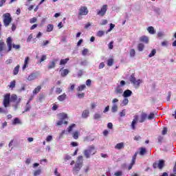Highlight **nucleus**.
Masks as SVG:
<instances>
[{
    "label": "nucleus",
    "mask_w": 176,
    "mask_h": 176,
    "mask_svg": "<svg viewBox=\"0 0 176 176\" xmlns=\"http://www.w3.org/2000/svg\"><path fill=\"white\" fill-rule=\"evenodd\" d=\"M3 23H12V16L9 13H6L3 15Z\"/></svg>",
    "instance_id": "8"
},
{
    "label": "nucleus",
    "mask_w": 176,
    "mask_h": 176,
    "mask_svg": "<svg viewBox=\"0 0 176 176\" xmlns=\"http://www.w3.org/2000/svg\"><path fill=\"white\" fill-rule=\"evenodd\" d=\"M86 85H87V86H91V80L88 79V80L86 81Z\"/></svg>",
    "instance_id": "55"
},
{
    "label": "nucleus",
    "mask_w": 176,
    "mask_h": 176,
    "mask_svg": "<svg viewBox=\"0 0 176 176\" xmlns=\"http://www.w3.org/2000/svg\"><path fill=\"white\" fill-rule=\"evenodd\" d=\"M153 167L154 168H160V170H162V168H163V167H164V160H161L159 161V163H154L153 165Z\"/></svg>",
    "instance_id": "7"
},
{
    "label": "nucleus",
    "mask_w": 176,
    "mask_h": 176,
    "mask_svg": "<svg viewBox=\"0 0 176 176\" xmlns=\"http://www.w3.org/2000/svg\"><path fill=\"white\" fill-rule=\"evenodd\" d=\"M113 64V59L110 58L107 60V65L109 67H112V65Z\"/></svg>",
    "instance_id": "38"
},
{
    "label": "nucleus",
    "mask_w": 176,
    "mask_h": 176,
    "mask_svg": "<svg viewBox=\"0 0 176 176\" xmlns=\"http://www.w3.org/2000/svg\"><path fill=\"white\" fill-rule=\"evenodd\" d=\"M38 78H39V74L38 73H33L28 77V80H35V79H38Z\"/></svg>",
    "instance_id": "9"
},
{
    "label": "nucleus",
    "mask_w": 176,
    "mask_h": 176,
    "mask_svg": "<svg viewBox=\"0 0 176 176\" xmlns=\"http://www.w3.org/2000/svg\"><path fill=\"white\" fill-rule=\"evenodd\" d=\"M146 118H147L146 113H142L139 119L140 123H143V122H145V119H146Z\"/></svg>",
    "instance_id": "16"
},
{
    "label": "nucleus",
    "mask_w": 176,
    "mask_h": 176,
    "mask_svg": "<svg viewBox=\"0 0 176 176\" xmlns=\"http://www.w3.org/2000/svg\"><path fill=\"white\" fill-rule=\"evenodd\" d=\"M12 63H13V60L12 59H8L7 60H6V64L7 65H9V64H12Z\"/></svg>",
    "instance_id": "53"
},
{
    "label": "nucleus",
    "mask_w": 176,
    "mask_h": 176,
    "mask_svg": "<svg viewBox=\"0 0 176 176\" xmlns=\"http://www.w3.org/2000/svg\"><path fill=\"white\" fill-rule=\"evenodd\" d=\"M3 47H5V43L3 41H0V52H2L3 50Z\"/></svg>",
    "instance_id": "41"
},
{
    "label": "nucleus",
    "mask_w": 176,
    "mask_h": 176,
    "mask_svg": "<svg viewBox=\"0 0 176 176\" xmlns=\"http://www.w3.org/2000/svg\"><path fill=\"white\" fill-rule=\"evenodd\" d=\"M82 118H87L89 116V110H85L82 112Z\"/></svg>",
    "instance_id": "35"
},
{
    "label": "nucleus",
    "mask_w": 176,
    "mask_h": 176,
    "mask_svg": "<svg viewBox=\"0 0 176 176\" xmlns=\"http://www.w3.org/2000/svg\"><path fill=\"white\" fill-rule=\"evenodd\" d=\"M115 94L118 96V94H123V88L120 85H118L115 88Z\"/></svg>",
    "instance_id": "12"
},
{
    "label": "nucleus",
    "mask_w": 176,
    "mask_h": 176,
    "mask_svg": "<svg viewBox=\"0 0 176 176\" xmlns=\"http://www.w3.org/2000/svg\"><path fill=\"white\" fill-rule=\"evenodd\" d=\"M68 61H69V58H67L65 59H61L60 62V65H65V64H67V63H68Z\"/></svg>",
    "instance_id": "24"
},
{
    "label": "nucleus",
    "mask_w": 176,
    "mask_h": 176,
    "mask_svg": "<svg viewBox=\"0 0 176 176\" xmlns=\"http://www.w3.org/2000/svg\"><path fill=\"white\" fill-rule=\"evenodd\" d=\"M82 56H87L89 54V50L88 49H84L82 52Z\"/></svg>",
    "instance_id": "39"
},
{
    "label": "nucleus",
    "mask_w": 176,
    "mask_h": 176,
    "mask_svg": "<svg viewBox=\"0 0 176 176\" xmlns=\"http://www.w3.org/2000/svg\"><path fill=\"white\" fill-rule=\"evenodd\" d=\"M12 47L14 49H20V45H14V44H12Z\"/></svg>",
    "instance_id": "62"
},
{
    "label": "nucleus",
    "mask_w": 176,
    "mask_h": 176,
    "mask_svg": "<svg viewBox=\"0 0 176 176\" xmlns=\"http://www.w3.org/2000/svg\"><path fill=\"white\" fill-rule=\"evenodd\" d=\"M153 118H155V113H150L149 116H148V120H152Z\"/></svg>",
    "instance_id": "45"
},
{
    "label": "nucleus",
    "mask_w": 176,
    "mask_h": 176,
    "mask_svg": "<svg viewBox=\"0 0 176 176\" xmlns=\"http://www.w3.org/2000/svg\"><path fill=\"white\" fill-rule=\"evenodd\" d=\"M28 63H30V57L28 56L25 58L24 64L22 67V69L23 71H24V69H25V68H27V67H28Z\"/></svg>",
    "instance_id": "17"
},
{
    "label": "nucleus",
    "mask_w": 176,
    "mask_h": 176,
    "mask_svg": "<svg viewBox=\"0 0 176 176\" xmlns=\"http://www.w3.org/2000/svg\"><path fill=\"white\" fill-rule=\"evenodd\" d=\"M127 104H129V99L126 98H125L122 100V102L121 105H122V107H124V106L127 105Z\"/></svg>",
    "instance_id": "31"
},
{
    "label": "nucleus",
    "mask_w": 176,
    "mask_h": 176,
    "mask_svg": "<svg viewBox=\"0 0 176 176\" xmlns=\"http://www.w3.org/2000/svg\"><path fill=\"white\" fill-rule=\"evenodd\" d=\"M104 32V31H98L97 33V36L101 37L103 36Z\"/></svg>",
    "instance_id": "47"
},
{
    "label": "nucleus",
    "mask_w": 176,
    "mask_h": 176,
    "mask_svg": "<svg viewBox=\"0 0 176 176\" xmlns=\"http://www.w3.org/2000/svg\"><path fill=\"white\" fill-rule=\"evenodd\" d=\"M41 89H42L41 86H38L37 87H36L33 91V94H38V93L41 91Z\"/></svg>",
    "instance_id": "29"
},
{
    "label": "nucleus",
    "mask_w": 176,
    "mask_h": 176,
    "mask_svg": "<svg viewBox=\"0 0 176 176\" xmlns=\"http://www.w3.org/2000/svg\"><path fill=\"white\" fill-rule=\"evenodd\" d=\"M73 138L78 140L79 138V131H76L73 133Z\"/></svg>",
    "instance_id": "27"
},
{
    "label": "nucleus",
    "mask_w": 176,
    "mask_h": 176,
    "mask_svg": "<svg viewBox=\"0 0 176 176\" xmlns=\"http://www.w3.org/2000/svg\"><path fill=\"white\" fill-rule=\"evenodd\" d=\"M45 60H46V55H43V56H41L40 63H42V61H45Z\"/></svg>",
    "instance_id": "58"
},
{
    "label": "nucleus",
    "mask_w": 176,
    "mask_h": 176,
    "mask_svg": "<svg viewBox=\"0 0 176 176\" xmlns=\"http://www.w3.org/2000/svg\"><path fill=\"white\" fill-rule=\"evenodd\" d=\"M166 134H167V128L165 127L163 129L162 135H166Z\"/></svg>",
    "instance_id": "57"
},
{
    "label": "nucleus",
    "mask_w": 176,
    "mask_h": 176,
    "mask_svg": "<svg viewBox=\"0 0 176 176\" xmlns=\"http://www.w3.org/2000/svg\"><path fill=\"white\" fill-rule=\"evenodd\" d=\"M75 127V124H73L72 125H70L68 128H67V131L68 133H71V131H72V129Z\"/></svg>",
    "instance_id": "42"
},
{
    "label": "nucleus",
    "mask_w": 176,
    "mask_h": 176,
    "mask_svg": "<svg viewBox=\"0 0 176 176\" xmlns=\"http://www.w3.org/2000/svg\"><path fill=\"white\" fill-rule=\"evenodd\" d=\"M21 122L19 118H15L13 121V124H20Z\"/></svg>",
    "instance_id": "43"
},
{
    "label": "nucleus",
    "mask_w": 176,
    "mask_h": 176,
    "mask_svg": "<svg viewBox=\"0 0 176 176\" xmlns=\"http://www.w3.org/2000/svg\"><path fill=\"white\" fill-rule=\"evenodd\" d=\"M114 175L116 176H122V171L119 170L114 173Z\"/></svg>",
    "instance_id": "54"
},
{
    "label": "nucleus",
    "mask_w": 176,
    "mask_h": 176,
    "mask_svg": "<svg viewBox=\"0 0 176 176\" xmlns=\"http://www.w3.org/2000/svg\"><path fill=\"white\" fill-rule=\"evenodd\" d=\"M140 42H144V43H149V38L147 36H142L140 38Z\"/></svg>",
    "instance_id": "20"
},
{
    "label": "nucleus",
    "mask_w": 176,
    "mask_h": 176,
    "mask_svg": "<svg viewBox=\"0 0 176 176\" xmlns=\"http://www.w3.org/2000/svg\"><path fill=\"white\" fill-rule=\"evenodd\" d=\"M145 153H146V148H145V147H141L139 148V155H140V156H144Z\"/></svg>",
    "instance_id": "19"
},
{
    "label": "nucleus",
    "mask_w": 176,
    "mask_h": 176,
    "mask_svg": "<svg viewBox=\"0 0 176 176\" xmlns=\"http://www.w3.org/2000/svg\"><path fill=\"white\" fill-rule=\"evenodd\" d=\"M41 169H38L37 170H36L34 173V176H36V175H39L41 174Z\"/></svg>",
    "instance_id": "50"
},
{
    "label": "nucleus",
    "mask_w": 176,
    "mask_h": 176,
    "mask_svg": "<svg viewBox=\"0 0 176 176\" xmlns=\"http://www.w3.org/2000/svg\"><path fill=\"white\" fill-rule=\"evenodd\" d=\"M67 98V95L65 94H63V95H60L58 97V100L59 101H64L65 98Z\"/></svg>",
    "instance_id": "26"
},
{
    "label": "nucleus",
    "mask_w": 176,
    "mask_h": 176,
    "mask_svg": "<svg viewBox=\"0 0 176 176\" xmlns=\"http://www.w3.org/2000/svg\"><path fill=\"white\" fill-rule=\"evenodd\" d=\"M87 14H89V10L87 9V7L81 6L78 9V18L79 19V20H81V19H82L83 16H87Z\"/></svg>",
    "instance_id": "4"
},
{
    "label": "nucleus",
    "mask_w": 176,
    "mask_h": 176,
    "mask_svg": "<svg viewBox=\"0 0 176 176\" xmlns=\"http://www.w3.org/2000/svg\"><path fill=\"white\" fill-rule=\"evenodd\" d=\"M7 46L8 47V52H10V50H12V43L13 42V40L12 39V37H8L7 38Z\"/></svg>",
    "instance_id": "11"
},
{
    "label": "nucleus",
    "mask_w": 176,
    "mask_h": 176,
    "mask_svg": "<svg viewBox=\"0 0 176 176\" xmlns=\"http://www.w3.org/2000/svg\"><path fill=\"white\" fill-rule=\"evenodd\" d=\"M105 67V64H104V63H101L99 65V69H102V68H104Z\"/></svg>",
    "instance_id": "59"
},
{
    "label": "nucleus",
    "mask_w": 176,
    "mask_h": 176,
    "mask_svg": "<svg viewBox=\"0 0 176 176\" xmlns=\"http://www.w3.org/2000/svg\"><path fill=\"white\" fill-rule=\"evenodd\" d=\"M20 69V65H16L13 70V75H17V74H19V71Z\"/></svg>",
    "instance_id": "23"
},
{
    "label": "nucleus",
    "mask_w": 176,
    "mask_h": 176,
    "mask_svg": "<svg viewBox=\"0 0 176 176\" xmlns=\"http://www.w3.org/2000/svg\"><path fill=\"white\" fill-rule=\"evenodd\" d=\"M61 76H67L68 74H69V71L67 69H65L63 70H60Z\"/></svg>",
    "instance_id": "22"
},
{
    "label": "nucleus",
    "mask_w": 176,
    "mask_h": 176,
    "mask_svg": "<svg viewBox=\"0 0 176 176\" xmlns=\"http://www.w3.org/2000/svg\"><path fill=\"white\" fill-rule=\"evenodd\" d=\"M71 145H72L73 146H78V142H73L71 143Z\"/></svg>",
    "instance_id": "64"
},
{
    "label": "nucleus",
    "mask_w": 176,
    "mask_h": 176,
    "mask_svg": "<svg viewBox=\"0 0 176 176\" xmlns=\"http://www.w3.org/2000/svg\"><path fill=\"white\" fill-rule=\"evenodd\" d=\"M52 140H53V137L52 135H48L46 138L47 142H50V141H52Z\"/></svg>",
    "instance_id": "49"
},
{
    "label": "nucleus",
    "mask_w": 176,
    "mask_h": 176,
    "mask_svg": "<svg viewBox=\"0 0 176 176\" xmlns=\"http://www.w3.org/2000/svg\"><path fill=\"white\" fill-rule=\"evenodd\" d=\"M53 28H54L53 25L49 24V25H47V32H52V31H53Z\"/></svg>",
    "instance_id": "34"
},
{
    "label": "nucleus",
    "mask_w": 176,
    "mask_h": 176,
    "mask_svg": "<svg viewBox=\"0 0 176 176\" xmlns=\"http://www.w3.org/2000/svg\"><path fill=\"white\" fill-rule=\"evenodd\" d=\"M8 87H10V89H14V87H16V80H13L12 81H11L10 82V85H8Z\"/></svg>",
    "instance_id": "21"
},
{
    "label": "nucleus",
    "mask_w": 176,
    "mask_h": 176,
    "mask_svg": "<svg viewBox=\"0 0 176 176\" xmlns=\"http://www.w3.org/2000/svg\"><path fill=\"white\" fill-rule=\"evenodd\" d=\"M77 97H78V98H83V97H85V93L77 94Z\"/></svg>",
    "instance_id": "51"
},
{
    "label": "nucleus",
    "mask_w": 176,
    "mask_h": 176,
    "mask_svg": "<svg viewBox=\"0 0 176 176\" xmlns=\"http://www.w3.org/2000/svg\"><path fill=\"white\" fill-rule=\"evenodd\" d=\"M118 111V104H114L111 107V112H117Z\"/></svg>",
    "instance_id": "32"
},
{
    "label": "nucleus",
    "mask_w": 176,
    "mask_h": 176,
    "mask_svg": "<svg viewBox=\"0 0 176 176\" xmlns=\"http://www.w3.org/2000/svg\"><path fill=\"white\" fill-rule=\"evenodd\" d=\"M20 98H17V95H12L10 97V94H7L4 96V99L3 100V105L5 108H8L11 102H20Z\"/></svg>",
    "instance_id": "1"
},
{
    "label": "nucleus",
    "mask_w": 176,
    "mask_h": 176,
    "mask_svg": "<svg viewBox=\"0 0 176 176\" xmlns=\"http://www.w3.org/2000/svg\"><path fill=\"white\" fill-rule=\"evenodd\" d=\"M58 116H59L60 119H62V120L67 119V114H65L64 113L59 114Z\"/></svg>",
    "instance_id": "36"
},
{
    "label": "nucleus",
    "mask_w": 176,
    "mask_h": 176,
    "mask_svg": "<svg viewBox=\"0 0 176 176\" xmlns=\"http://www.w3.org/2000/svg\"><path fill=\"white\" fill-rule=\"evenodd\" d=\"M130 56L131 57H134V56H135V50L134 49L130 50Z\"/></svg>",
    "instance_id": "40"
},
{
    "label": "nucleus",
    "mask_w": 176,
    "mask_h": 176,
    "mask_svg": "<svg viewBox=\"0 0 176 176\" xmlns=\"http://www.w3.org/2000/svg\"><path fill=\"white\" fill-rule=\"evenodd\" d=\"M152 10H153V12H155V13H157V14H160V8H157V7H152Z\"/></svg>",
    "instance_id": "25"
},
{
    "label": "nucleus",
    "mask_w": 176,
    "mask_h": 176,
    "mask_svg": "<svg viewBox=\"0 0 176 176\" xmlns=\"http://www.w3.org/2000/svg\"><path fill=\"white\" fill-rule=\"evenodd\" d=\"M109 49L112 50L113 49V41H111L109 44Z\"/></svg>",
    "instance_id": "52"
},
{
    "label": "nucleus",
    "mask_w": 176,
    "mask_h": 176,
    "mask_svg": "<svg viewBox=\"0 0 176 176\" xmlns=\"http://www.w3.org/2000/svg\"><path fill=\"white\" fill-rule=\"evenodd\" d=\"M133 94V91H131L129 89H126L124 91L122 96L124 97V98H127V97H131V95Z\"/></svg>",
    "instance_id": "13"
},
{
    "label": "nucleus",
    "mask_w": 176,
    "mask_h": 176,
    "mask_svg": "<svg viewBox=\"0 0 176 176\" xmlns=\"http://www.w3.org/2000/svg\"><path fill=\"white\" fill-rule=\"evenodd\" d=\"M123 148H124V143L123 142L118 143L115 146V149H118V151L123 149Z\"/></svg>",
    "instance_id": "18"
},
{
    "label": "nucleus",
    "mask_w": 176,
    "mask_h": 176,
    "mask_svg": "<svg viewBox=\"0 0 176 176\" xmlns=\"http://www.w3.org/2000/svg\"><path fill=\"white\" fill-rule=\"evenodd\" d=\"M120 116L121 118H123V116H126V110H122L120 113Z\"/></svg>",
    "instance_id": "48"
},
{
    "label": "nucleus",
    "mask_w": 176,
    "mask_h": 176,
    "mask_svg": "<svg viewBox=\"0 0 176 176\" xmlns=\"http://www.w3.org/2000/svg\"><path fill=\"white\" fill-rule=\"evenodd\" d=\"M82 164H83V157L79 156L73 168L74 174H78V171H80V168H82Z\"/></svg>",
    "instance_id": "2"
},
{
    "label": "nucleus",
    "mask_w": 176,
    "mask_h": 176,
    "mask_svg": "<svg viewBox=\"0 0 176 176\" xmlns=\"http://www.w3.org/2000/svg\"><path fill=\"white\" fill-rule=\"evenodd\" d=\"M144 47H145V45H144L143 43H140L138 45V49L139 52H142V50H144Z\"/></svg>",
    "instance_id": "30"
},
{
    "label": "nucleus",
    "mask_w": 176,
    "mask_h": 176,
    "mask_svg": "<svg viewBox=\"0 0 176 176\" xmlns=\"http://www.w3.org/2000/svg\"><path fill=\"white\" fill-rule=\"evenodd\" d=\"M30 23H36V18L34 17L30 19Z\"/></svg>",
    "instance_id": "63"
},
{
    "label": "nucleus",
    "mask_w": 176,
    "mask_h": 176,
    "mask_svg": "<svg viewBox=\"0 0 176 176\" xmlns=\"http://www.w3.org/2000/svg\"><path fill=\"white\" fill-rule=\"evenodd\" d=\"M137 155H138V152H136L133 155L131 165L128 167L129 170H131V168H133V166H134V164H135V159H137Z\"/></svg>",
    "instance_id": "10"
},
{
    "label": "nucleus",
    "mask_w": 176,
    "mask_h": 176,
    "mask_svg": "<svg viewBox=\"0 0 176 176\" xmlns=\"http://www.w3.org/2000/svg\"><path fill=\"white\" fill-rule=\"evenodd\" d=\"M96 153H97V150L94 145L89 146L87 149L84 151V155L87 159H89L93 155H96Z\"/></svg>",
    "instance_id": "3"
},
{
    "label": "nucleus",
    "mask_w": 176,
    "mask_h": 176,
    "mask_svg": "<svg viewBox=\"0 0 176 176\" xmlns=\"http://www.w3.org/2000/svg\"><path fill=\"white\" fill-rule=\"evenodd\" d=\"M101 118V115L96 113L94 115V119H100Z\"/></svg>",
    "instance_id": "61"
},
{
    "label": "nucleus",
    "mask_w": 176,
    "mask_h": 176,
    "mask_svg": "<svg viewBox=\"0 0 176 176\" xmlns=\"http://www.w3.org/2000/svg\"><path fill=\"white\" fill-rule=\"evenodd\" d=\"M0 113H8V109L0 107Z\"/></svg>",
    "instance_id": "44"
},
{
    "label": "nucleus",
    "mask_w": 176,
    "mask_h": 176,
    "mask_svg": "<svg viewBox=\"0 0 176 176\" xmlns=\"http://www.w3.org/2000/svg\"><path fill=\"white\" fill-rule=\"evenodd\" d=\"M147 30H148L149 34H155V29H154L153 27H152V26L148 27Z\"/></svg>",
    "instance_id": "33"
},
{
    "label": "nucleus",
    "mask_w": 176,
    "mask_h": 176,
    "mask_svg": "<svg viewBox=\"0 0 176 176\" xmlns=\"http://www.w3.org/2000/svg\"><path fill=\"white\" fill-rule=\"evenodd\" d=\"M6 2V0H0V8H2L3 6V3Z\"/></svg>",
    "instance_id": "56"
},
{
    "label": "nucleus",
    "mask_w": 176,
    "mask_h": 176,
    "mask_svg": "<svg viewBox=\"0 0 176 176\" xmlns=\"http://www.w3.org/2000/svg\"><path fill=\"white\" fill-rule=\"evenodd\" d=\"M58 61V59H54L51 62H50V64L48 65V69H52V68H54L56 67V63Z\"/></svg>",
    "instance_id": "15"
},
{
    "label": "nucleus",
    "mask_w": 176,
    "mask_h": 176,
    "mask_svg": "<svg viewBox=\"0 0 176 176\" xmlns=\"http://www.w3.org/2000/svg\"><path fill=\"white\" fill-rule=\"evenodd\" d=\"M107 10H108V5L104 4L100 8V10H97L98 16H105Z\"/></svg>",
    "instance_id": "5"
},
{
    "label": "nucleus",
    "mask_w": 176,
    "mask_h": 176,
    "mask_svg": "<svg viewBox=\"0 0 176 176\" xmlns=\"http://www.w3.org/2000/svg\"><path fill=\"white\" fill-rule=\"evenodd\" d=\"M138 119H139L138 116H134V119L131 123V127L133 130H135V124H137V122H138Z\"/></svg>",
    "instance_id": "14"
},
{
    "label": "nucleus",
    "mask_w": 176,
    "mask_h": 176,
    "mask_svg": "<svg viewBox=\"0 0 176 176\" xmlns=\"http://www.w3.org/2000/svg\"><path fill=\"white\" fill-rule=\"evenodd\" d=\"M130 81L131 82V83L133 84L134 87H136V89H138V87H140V84L142 83V80H136L133 75L131 76Z\"/></svg>",
    "instance_id": "6"
},
{
    "label": "nucleus",
    "mask_w": 176,
    "mask_h": 176,
    "mask_svg": "<svg viewBox=\"0 0 176 176\" xmlns=\"http://www.w3.org/2000/svg\"><path fill=\"white\" fill-rule=\"evenodd\" d=\"M155 54H156V50H153L151 51V53L148 55L149 57H153V56H155Z\"/></svg>",
    "instance_id": "46"
},
{
    "label": "nucleus",
    "mask_w": 176,
    "mask_h": 176,
    "mask_svg": "<svg viewBox=\"0 0 176 176\" xmlns=\"http://www.w3.org/2000/svg\"><path fill=\"white\" fill-rule=\"evenodd\" d=\"M54 175L56 176H61V175L60 174V173H58V171H57V168L55 169L54 170Z\"/></svg>",
    "instance_id": "60"
},
{
    "label": "nucleus",
    "mask_w": 176,
    "mask_h": 176,
    "mask_svg": "<svg viewBox=\"0 0 176 176\" xmlns=\"http://www.w3.org/2000/svg\"><path fill=\"white\" fill-rule=\"evenodd\" d=\"M113 28H115V24L111 23L110 24V28L106 32V34H108V32H111Z\"/></svg>",
    "instance_id": "37"
},
{
    "label": "nucleus",
    "mask_w": 176,
    "mask_h": 176,
    "mask_svg": "<svg viewBox=\"0 0 176 176\" xmlns=\"http://www.w3.org/2000/svg\"><path fill=\"white\" fill-rule=\"evenodd\" d=\"M86 89V85H81L77 88V91H83Z\"/></svg>",
    "instance_id": "28"
}]
</instances>
